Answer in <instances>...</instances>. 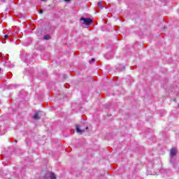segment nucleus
<instances>
[{
	"label": "nucleus",
	"mask_w": 179,
	"mask_h": 179,
	"mask_svg": "<svg viewBox=\"0 0 179 179\" xmlns=\"http://www.w3.org/2000/svg\"><path fill=\"white\" fill-rule=\"evenodd\" d=\"M86 129H89V127L87 126L85 129L83 128V126L80 124L76 125V131L77 134H78V135H83V134H85V132H86Z\"/></svg>",
	"instance_id": "f257e3e1"
},
{
	"label": "nucleus",
	"mask_w": 179,
	"mask_h": 179,
	"mask_svg": "<svg viewBox=\"0 0 179 179\" xmlns=\"http://www.w3.org/2000/svg\"><path fill=\"white\" fill-rule=\"evenodd\" d=\"M80 22H81L82 24H85V26H90V24L93 23V20L90 18L81 17L80 19Z\"/></svg>",
	"instance_id": "f03ea898"
},
{
	"label": "nucleus",
	"mask_w": 179,
	"mask_h": 179,
	"mask_svg": "<svg viewBox=\"0 0 179 179\" xmlns=\"http://www.w3.org/2000/svg\"><path fill=\"white\" fill-rule=\"evenodd\" d=\"M41 179H57V176L54 173H43Z\"/></svg>",
	"instance_id": "7ed1b4c3"
},
{
	"label": "nucleus",
	"mask_w": 179,
	"mask_h": 179,
	"mask_svg": "<svg viewBox=\"0 0 179 179\" xmlns=\"http://www.w3.org/2000/svg\"><path fill=\"white\" fill-rule=\"evenodd\" d=\"M177 155V150L176 148H172L170 152L171 157H174Z\"/></svg>",
	"instance_id": "20e7f679"
},
{
	"label": "nucleus",
	"mask_w": 179,
	"mask_h": 179,
	"mask_svg": "<svg viewBox=\"0 0 179 179\" xmlns=\"http://www.w3.org/2000/svg\"><path fill=\"white\" fill-rule=\"evenodd\" d=\"M41 117V112H38L34 115V120H38Z\"/></svg>",
	"instance_id": "39448f33"
},
{
	"label": "nucleus",
	"mask_w": 179,
	"mask_h": 179,
	"mask_svg": "<svg viewBox=\"0 0 179 179\" xmlns=\"http://www.w3.org/2000/svg\"><path fill=\"white\" fill-rule=\"evenodd\" d=\"M97 6H98V8H101V9H103L102 2L99 1L98 3H97Z\"/></svg>",
	"instance_id": "423d86ee"
},
{
	"label": "nucleus",
	"mask_w": 179,
	"mask_h": 179,
	"mask_svg": "<svg viewBox=\"0 0 179 179\" xmlns=\"http://www.w3.org/2000/svg\"><path fill=\"white\" fill-rule=\"evenodd\" d=\"M43 38L44 40H50V38H51V36H50L49 35H45Z\"/></svg>",
	"instance_id": "0eeeda50"
},
{
	"label": "nucleus",
	"mask_w": 179,
	"mask_h": 179,
	"mask_svg": "<svg viewBox=\"0 0 179 179\" xmlns=\"http://www.w3.org/2000/svg\"><path fill=\"white\" fill-rule=\"evenodd\" d=\"M93 61H94V59L92 58L90 61V63L91 64V62H93Z\"/></svg>",
	"instance_id": "6e6552de"
},
{
	"label": "nucleus",
	"mask_w": 179,
	"mask_h": 179,
	"mask_svg": "<svg viewBox=\"0 0 179 179\" xmlns=\"http://www.w3.org/2000/svg\"><path fill=\"white\" fill-rule=\"evenodd\" d=\"M8 37H9L8 35L4 36V38H8Z\"/></svg>",
	"instance_id": "1a4fd4ad"
},
{
	"label": "nucleus",
	"mask_w": 179,
	"mask_h": 179,
	"mask_svg": "<svg viewBox=\"0 0 179 179\" xmlns=\"http://www.w3.org/2000/svg\"><path fill=\"white\" fill-rule=\"evenodd\" d=\"M39 13H43V10H41L39 11Z\"/></svg>",
	"instance_id": "9d476101"
},
{
	"label": "nucleus",
	"mask_w": 179,
	"mask_h": 179,
	"mask_svg": "<svg viewBox=\"0 0 179 179\" xmlns=\"http://www.w3.org/2000/svg\"><path fill=\"white\" fill-rule=\"evenodd\" d=\"M65 1V2H68V1H69V0H64Z\"/></svg>",
	"instance_id": "9b49d317"
},
{
	"label": "nucleus",
	"mask_w": 179,
	"mask_h": 179,
	"mask_svg": "<svg viewBox=\"0 0 179 179\" xmlns=\"http://www.w3.org/2000/svg\"><path fill=\"white\" fill-rule=\"evenodd\" d=\"M0 72H1V69H0Z\"/></svg>",
	"instance_id": "f8f14e48"
}]
</instances>
